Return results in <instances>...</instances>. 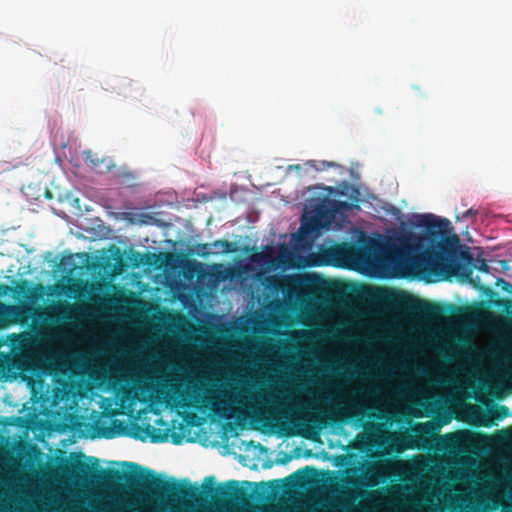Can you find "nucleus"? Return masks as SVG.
<instances>
[{"label":"nucleus","mask_w":512,"mask_h":512,"mask_svg":"<svg viewBox=\"0 0 512 512\" xmlns=\"http://www.w3.org/2000/svg\"><path fill=\"white\" fill-rule=\"evenodd\" d=\"M75 469H78L80 472L87 474L89 467L85 463H78L77 465L73 466Z\"/></svg>","instance_id":"4be33fe9"},{"label":"nucleus","mask_w":512,"mask_h":512,"mask_svg":"<svg viewBox=\"0 0 512 512\" xmlns=\"http://www.w3.org/2000/svg\"><path fill=\"white\" fill-rule=\"evenodd\" d=\"M472 215H476V211H474L473 209H469V210L464 214V217H468V216H472Z\"/></svg>","instance_id":"a878e982"},{"label":"nucleus","mask_w":512,"mask_h":512,"mask_svg":"<svg viewBox=\"0 0 512 512\" xmlns=\"http://www.w3.org/2000/svg\"><path fill=\"white\" fill-rule=\"evenodd\" d=\"M299 425L303 430L297 434L311 438L318 435V432L327 426V417L321 412L309 413Z\"/></svg>","instance_id":"9b49d317"},{"label":"nucleus","mask_w":512,"mask_h":512,"mask_svg":"<svg viewBox=\"0 0 512 512\" xmlns=\"http://www.w3.org/2000/svg\"><path fill=\"white\" fill-rule=\"evenodd\" d=\"M419 226L435 237H443L451 229V223L448 219L439 218L432 214L422 216Z\"/></svg>","instance_id":"9d476101"},{"label":"nucleus","mask_w":512,"mask_h":512,"mask_svg":"<svg viewBox=\"0 0 512 512\" xmlns=\"http://www.w3.org/2000/svg\"><path fill=\"white\" fill-rule=\"evenodd\" d=\"M499 282H503L505 284L506 287H504L505 290H508L507 287H510V283L506 282L504 279H499L498 280Z\"/></svg>","instance_id":"cd10ccee"},{"label":"nucleus","mask_w":512,"mask_h":512,"mask_svg":"<svg viewBox=\"0 0 512 512\" xmlns=\"http://www.w3.org/2000/svg\"><path fill=\"white\" fill-rule=\"evenodd\" d=\"M198 248L199 250L197 253L201 257H207L211 253L209 244H201L198 246Z\"/></svg>","instance_id":"a211bd4d"},{"label":"nucleus","mask_w":512,"mask_h":512,"mask_svg":"<svg viewBox=\"0 0 512 512\" xmlns=\"http://www.w3.org/2000/svg\"><path fill=\"white\" fill-rule=\"evenodd\" d=\"M379 298L396 310L417 314L432 320L442 319L447 313L451 312L453 308L451 304L439 305L419 300L404 292H396L387 288L379 289Z\"/></svg>","instance_id":"39448f33"},{"label":"nucleus","mask_w":512,"mask_h":512,"mask_svg":"<svg viewBox=\"0 0 512 512\" xmlns=\"http://www.w3.org/2000/svg\"><path fill=\"white\" fill-rule=\"evenodd\" d=\"M52 365V358L38 348L17 354L0 353V373L19 374L24 380L51 374Z\"/></svg>","instance_id":"20e7f679"},{"label":"nucleus","mask_w":512,"mask_h":512,"mask_svg":"<svg viewBox=\"0 0 512 512\" xmlns=\"http://www.w3.org/2000/svg\"><path fill=\"white\" fill-rule=\"evenodd\" d=\"M510 412H509V408L505 405H500V406H497L493 411H492V416L494 419L496 420H503L504 418H506L507 416H509Z\"/></svg>","instance_id":"2eb2a0df"},{"label":"nucleus","mask_w":512,"mask_h":512,"mask_svg":"<svg viewBox=\"0 0 512 512\" xmlns=\"http://www.w3.org/2000/svg\"><path fill=\"white\" fill-rule=\"evenodd\" d=\"M297 281H298L297 276H290V275L274 276L270 280L271 285L276 290H282V291H284L286 288L290 287L292 284L296 283Z\"/></svg>","instance_id":"ddd939ff"},{"label":"nucleus","mask_w":512,"mask_h":512,"mask_svg":"<svg viewBox=\"0 0 512 512\" xmlns=\"http://www.w3.org/2000/svg\"><path fill=\"white\" fill-rule=\"evenodd\" d=\"M17 292L22 296L29 297V293L31 292L30 287L28 286L26 281H23L20 285L17 286Z\"/></svg>","instance_id":"f3484780"},{"label":"nucleus","mask_w":512,"mask_h":512,"mask_svg":"<svg viewBox=\"0 0 512 512\" xmlns=\"http://www.w3.org/2000/svg\"><path fill=\"white\" fill-rule=\"evenodd\" d=\"M382 243L374 238H365L359 244L342 243L330 250L336 259L355 264H368L382 252Z\"/></svg>","instance_id":"423d86ee"},{"label":"nucleus","mask_w":512,"mask_h":512,"mask_svg":"<svg viewBox=\"0 0 512 512\" xmlns=\"http://www.w3.org/2000/svg\"><path fill=\"white\" fill-rule=\"evenodd\" d=\"M11 288L6 284H0V296H5L10 292Z\"/></svg>","instance_id":"5701e85b"},{"label":"nucleus","mask_w":512,"mask_h":512,"mask_svg":"<svg viewBox=\"0 0 512 512\" xmlns=\"http://www.w3.org/2000/svg\"><path fill=\"white\" fill-rule=\"evenodd\" d=\"M509 328H510V329H511V331H512V318H511V319H510V321H509Z\"/></svg>","instance_id":"c85d7f7f"},{"label":"nucleus","mask_w":512,"mask_h":512,"mask_svg":"<svg viewBox=\"0 0 512 512\" xmlns=\"http://www.w3.org/2000/svg\"><path fill=\"white\" fill-rule=\"evenodd\" d=\"M32 314V307L28 304H3L0 302V327L11 324H24Z\"/></svg>","instance_id":"0eeeda50"},{"label":"nucleus","mask_w":512,"mask_h":512,"mask_svg":"<svg viewBox=\"0 0 512 512\" xmlns=\"http://www.w3.org/2000/svg\"><path fill=\"white\" fill-rule=\"evenodd\" d=\"M459 238L457 235L439 241L436 247H429L416 260V268L429 278H448L459 274L461 264L459 258L468 262L472 256L467 251L458 253Z\"/></svg>","instance_id":"f03ea898"},{"label":"nucleus","mask_w":512,"mask_h":512,"mask_svg":"<svg viewBox=\"0 0 512 512\" xmlns=\"http://www.w3.org/2000/svg\"><path fill=\"white\" fill-rule=\"evenodd\" d=\"M476 268L480 272H484V273H488L489 272V266H488V264L486 263V261L484 259L478 260V265L476 266Z\"/></svg>","instance_id":"aec40b11"},{"label":"nucleus","mask_w":512,"mask_h":512,"mask_svg":"<svg viewBox=\"0 0 512 512\" xmlns=\"http://www.w3.org/2000/svg\"><path fill=\"white\" fill-rule=\"evenodd\" d=\"M353 204L347 201H340L336 199L324 198L321 200L316 208L317 218L324 220L330 224L337 215H342L347 211L352 210Z\"/></svg>","instance_id":"6e6552de"},{"label":"nucleus","mask_w":512,"mask_h":512,"mask_svg":"<svg viewBox=\"0 0 512 512\" xmlns=\"http://www.w3.org/2000/svg\"><path fill=\"white\" fill-rule=\"evenodd\" d=\"M123 465L132 469V472L124 473L117 469H99L98 474L93 475V477L109 484L125 480L131 485H136L149 491L153 496L160 499L179 500L182 498L199 501L202 496L199 488L192 485L188 479L181 482L175 479L163 480L152 470L143 469L137 463L123 462ZM205 483L209 486H203V493L212 498L219 500L227 498L242 500L246 496L244 490L239 487L237 480H229L214 488L215 477L211 475L205 478Z\"/></svg>","instance_id":"f257e3e1"},{"label":"nucleus","mask_w":512,"mask_h":512,"mask_svg":"<svg viewBox=\"0 0 512 512\" xmlns=\"http://www.w3.org/2000/svg\"><path fill=\"white\" fill-rule=\"evenodd\" d=\"M8 340L11 351L7 354H17L38 348L36 338L30 331L10 334Z\"/></svg>","instance_id":"1a4fd4ad"},{"label":"nucleus","mask_w":512,"mask_h":512,"mask_svg":"<svg viewBox=\"0 0 512 512\" xmlns=\"http://www.w3.org/2000/svg\"><path fill=\"white\" fill-rule=\"evenodd\" d=\"M318 226H320L319 221H318V219L315 218V219H312L311 223H309V224H302L300 229L302 230L305 228L306 230H309V229L313 230V229H316Z\"/></svg>","instance_id":"6ab92c4d"},{"label":"nucleus","mask_w":512,"mask_h":512,"mask_svg":"<svg viewBox=\"0 0 512 512\" xmlns=\"http://www.w3.org/2000/svg\"><path fill=\"white\" fill-rule=\"evenodd\" d=\"M163 440L164 438L161 437L160 435H151V442L153 443L161 442Z\"/></svg>","instance_id":"393cba45"},{"label":"nucleus","mask_w":512,"mask_h":512,"mask_svg":"<svg viewBox=\"0 0 512 512\" xmlns=\"http://www.w3.org/2000/svg\"><path fill=\"white\" fill-rule=\"evenodd\" d=\"M503 308L504 311L512 314V300L511 299H504L503 300Z\"/></svg>","instance_id":"412c9836"},{"label":"nucleus","mask_w":512,"mask_h":512,"mask_svg":"<svg viewBox=\"0 0 512 512\" xmlns=\"http://www.w3.org/2000/svg\"><path fill=\"white\" fill-rule=\"evenodd\" d=\"M308 471H311V472H316V469L314 467H309V466H306L302 469H299L297 470L294 474H292L291 476L297 478L298 480V484L300 486H302L304 484V481L306 480V477H305V473L308 472Z\"/></svg>","instance_id":"dca6fc26"},{"label":"nucleus","mask_w":512,"mask_h":512,"mask_svg":"<svg viewBox=\"0 0 512 512\" xmlns=\"http://www.w3.org/2000/svg\"><path fill=\"white\" fill-rule=\"evenodd\" d=\"M142 217L145 218V219H142L141 222L142 223H151V220H153L154 218L148 214H142Z\"/></svg>","instance_id":"b1692460"},{"label":"nucleus","mask_w":512,"mask_h":512,"mask_svg":"<svg viewBox=\"0 0 512 512\" xmlns=\"http://www.w3.org/2000/svg\"><path fill=\"white\" fill-rule=\"evenodd\" d=\"M344 419L343 422H349L352 420L362 421L366 416V408L360 404H354L347 409L342 410Z\"/></svg>","instance_id":"f8f14e48"},{"label":"nucleus","mask_w":512,"mask_h":512,"mask_svg":"<svg viewBox=\"0 0 512 512\" xmlns=\"http://www.w3.org/2000/svg\"><path fill=\"white\" fill-rule=\"evenodd\" d=\"M502 512H512V505L504 506Z\"/></svg>","instance_id":"bb28decb"},{"label":"nucleus","mask_w":512,"mask_h":512,"mask_svg":"<svg viewBox=\"0 0 512 512\" xmlns=\"http://www.w3.org/2000/svg\"><path fill=\"white\" fill-rule=\"evenodd\" d=\"M212 245L216 249H221V252L223 253H231L235 251V244L227 240H216Z\"/></svg>","instance_id":"4468645a"},{"label":"nucleus","mask_w":512,"mask_h":512,"mask_svg":"<svg viewBox=\"0 0 512 512\" xmlns=\"http://www.w3.org/2000/svg\"><path fill=\"white\" fill-rule=\"evenodd\" d=\"M186 390L174 384H165L173 395L179 399L177 403L183 408L195 407L199 410L208 409L210 412L223 419H230L233 416L234 408L227 400L220 399L214 392L209 391L204 385L189 381Z\"/></svg>","instance_id":"7ed1b4c3"}]
</instances>
